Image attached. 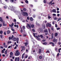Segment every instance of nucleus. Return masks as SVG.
<instances>
[{
  "instance_id": "1",
  "label": "nucleus",
  "mask_w": 61,
  "mask_h": 61,
  "mask_svg": "<svg viewBox=\"0 0 61 61\" xmlns=\"http://www.w3.org/2000/svg\"><path fill=\"white\" fill-rule=\"evenodd\" d=\"M27 25L26 26L27 28L28 29H31V27L32 28H34V25H29L28 24H27Z\"/></svg>"
},
{
  "instance_id": "2",
  "label": "nucleus",
  "mask_w": 61,
  "mask_h": 61,
  "mask_svg": "<svg viewBox=\"0 0 61 61\" xmlns=\"http://www.w3.org/2000/svg\"><path fill=\"white\" fill-rule=\"evenodd\" d=\"M9 9H10L11 11H13L15 13V8L14 7H12L11 8V7L10 6L9 8H8Z\"/></svg>"
},
{
  "instance_id": "3",
  "label": "nucleus",
  "mask_w": 61,
  "mask_h": 61,
  "mask_svg": "<svg viewBox=\"0 0 61 61\" xmlns=\"http://www.w3.org/2000/svg\"><path fill=\"white\" fill-rule=\"evenodd\" d=\"M21 11L22 12H21L22 14L24 16H25L26 15V16L28 15V14L27 12H23V10H21Z\"/></svg>"
},
{
  "instance_id": "4",
  "label": "nucleus",
  "mask_w": 61,
  "mask_h": 61,
  "mask_svg": "<svg viewBox=\"0 0 61 61\" xmlns=\"http://www.w3.org/2000/svg\"><path fill=\"white\" fill-rule=\"evenodd\" d=\"M42 26L43 27V29H45L46 28V25L44 24V21L43 22V24H42Z\"/></svg>"
},
{
  "instance_id": "5",
  "label": "nucleus",
  "mask_w": 61,
  "mask_h": 61,
  "mask_svg": "<svg viewBox=\"0 0 61 61\" xmlns=\"http://www.w3.org/2000/svg\"><path fill=\"white\" fill-rule=\"evenodd\" d=\"M48 26L49 27H51V25L50 24L48 23H47V24H46V27H48Z\"/></svg>"
},
{
  "instance_id": "6",
  "label": "nucleus",
  "mask_w": 61,
  "mask_h": 61,
  "mask_svg": "<svg viewBox=\"0 0 61 61\" xmlns=\"http://www.w3.org/2000/svg\"><path fill=\"white\" fill-rule=\"evenodd\" d=\"M14 24L13 23H12L11 25H10V24L9 25V26L11 28H13V26H14Z\"/></svg>"
},
{
  "instance_id": "7",
  "label": "nucleus",
  "mask_w": 61,
  "mask_h": 61,
  "mask_svg": "<svg viewBox=\"0 0 61 61\" xmlns=\"http://www.w3.org/2000/svg\"><path fill=\"white\" fill-rule=\"evenodd\" d=\"M19 59H20V58H19V57H17V58L16 57L15 59V61H17H17H19Z\"/></svg>"
},
{
  "instance_id": "8",
  "label": "nucleus",
  "mask_w": 61,
  "mask_h": 61,
  "mask_svg": "<svg viewBox=\"0 0 61 61\" xmlns=\"http://www.w3.org/2000/svg\"><path fill=\"white\" fill-rule=\"evenodd\" d=\"M28 44V41H27L25 43V46H27V45Z\"/></svg>"
},
{
  "instance_id": "9",
  "label": "nucleus",
  "mask_w": 61,
  "mask_h": 61,
  "mask_svg": "<svg viewBox=\"0 0 61 61\" xmlns=\"http://www.w3.org/2000/svg\"><path fill=\"white\" fill-rule=\"evenodd\" d=\"M3 26H6L7 25V24H5V22H3Z\"/></svg>"
},
{
  "instance_id": "10",
  "label": "nucleus",
  "mask_w": 61,
  "mask_h": 61,
  "mask_svg": "<svg viewBox=\"0 0 61 61\" xmlns=\"http://www.w3.org/2000/svg\"><path fill=\"white\" fill-rule=\"evenodd\" d=\"M53 41L54 42H56L57 41V40L56 39H54L53 40Z\"/></svg>"
},
{
  "instance_id": "11",
  "label": "nucleus",
  "mask_w": 61,
  "mask_h": 61,
  "mask_svg": "<svg viewBox=\"0 0 61 61\" xmlns=\"http://www.w3.org/2000/svg\"><path fill=\"white\" fill-rule=\"evenodd\" d=\"M20 55V53L19 52H18L17 53H15V55L16 56H19Z\"/></svg>"
},
{
  "instance_id": "12",
  "label": "nucleus",
  "mask_w": 61,
  "mask_h": 61,
  "mask_svg": "<svg viewBox=\"0 0 61 61\" xmlns=\"http://www.w3.org/2000/svg\"><path fill=\"white\" fill-rule=\"evenodd\" d=\"M21 48L22 49H23V50H25V47L23 46H21Z\"/></svg>"
},
{
  "instance_id": "13",
  "label": "nucleus",
  "mask_w": 61,
  "mask_h": 61,
  "mask_svg": "<svg viewBox=\"0 0 61 61\" xmlns=\"http://www.w3.org/2000/svg\"><path fill=\"white\" fill-rule=\"evenodd\" d=\"M10 57H13V56H12V55H13V53L12 52H11L10 53Z\"/></svg>"
},
{
  "instance_id": "14",
  "label": "nucleus",
  "mask_w": 61,
  "mask_h": 61,
  "mask_svg": "<svg viewBox=\"0 0 61 61\" xmlns=\"http://www.w3.org/2000/svg\"><path fill=\"white\" fill-rule=\"evenodd\" d=\"M52 11L54 13H56V9H53L52 10Z\"/></svg>"
},
{
  "instance_id": "15",
  "label": "nucleus",
  "mask_w": 61,
  "mask_h": 61,
  "mask_svg": "<svg viewBox=\"0 0 61 61\" xmlns=\"http://www.w3.org/2000/svg\"><path fill=\"white\" fill-rule=\"evenodd\" d=\"M49 44H52V46H55V44H54V43L53 42H50Z\"/></svg>"
},
{
  "instance_id": "16",
  "label": "nucleus",
  "mask_w": 61,
  "mask_h": 61,
  "mask_svg": "<svg viewBox=\"0 0 61 61\" xmlns=\"http://www.w3.org/2000/svg\"><path fill=\"white\" fill-rule=\"evenodd\" d=\"M13 40L14 41H15L16 40V39L15 37H14L13 38Z\"/></svg>"
},
{
  "instance_id": "17",
  "label": "nucleus",
  "mask_w": 61,
  "mask_h": 61,
  "mask_svg": "<svg viewBox=\"0 0 61 61\" xmlns=\"http://www.w3.org/2000/svg\"><path fill=\"white\" fill-rule=\"evenodd\" d=\"M44 32L45 33H47L48 32V30H47V29H46L44 31Z\"/></svg>"
},
{
  "instance_id": "18",
  "label": "nucleus",
  "mask_w": 61,
  "mask_h": 61,
  "mask_svg": "<svg viewBox=\"0 0 61 61\" xmlns=\"http://www.w3.org/2000/svg\"><path fill=\"white\" fill-rule=\"evenodd\" d=\"M0 21H1V23L3 22V20L1 17H0Z\"/></svg>"
},
{
  "instance_id": "19",
  "label": "nucleus",
  "mask_w": 61,
  "mask_h": 61,
  "mask_svg": "<svg viewBox=\"0 0 61 61\" xmlns=\"http://www.w3.org/2000/svg\"><path fill=\"white\" fill-rule=\"evenodd\" d=\"M48 31H49V33H50V34H51V30H50V29H49V28H48Z\"/></svg>"
},
{
  "instance_id": "20",
  "label": "nucleus",
  "mask_w": 61,
  "mask_h": 61,
  "mask_svg": "<svg viewBox=\"0 0 61 61\" xmlns=\"http://www.w3.org/2000/svg\"><path fill=\"white\" fill-rule=\"evenodd\" d=\"M41 52H42V51L41 49H39V54H41Z\"/></svg>"
},
{
  "instance_id": "21",
  "label": "nucleus",
  "mask_w": 61,
  "mask_h": 61,
  "mask_svg": "<svg viewBox=\"0 0 61 61\" xmlns=\"http://www.w3.org/2000/svg\"><path fill=\"white\" fill-rule=\"evenodd\" d=\"M25 55V53H24L22 55V59L24 58V55Z\"/></svg>"
},
{
  "instance_id": "22",
  "label": "nucleus",
  "mask_w": 61,
  "mask_h": 61,
  "mask_svg": "<svg viewBox=\"0 0 61 61\" xmlns=\"http://www.w3.org/2000/svg\"><path fill=\"white\" fill-rule=\"evenodd\" d=\"M42 44L43 45H46V44H47V43L46 42H45Z\"/></svg>"
},
{
  "instance_id": "23",
  "label": "nucleus",
  "mask_w": 61,
  "mask_h": 61,
  "mask_svg": "<svg viewBox=\"0 0 61 61\" xmlns=\"http://www.w3.org/2000/svg\"><path fill=\"white\" fill-rule=\"evenodd\" d=\"M30 21H33V19L32 17H31L30 18Z\"/></svg>"
},
{
  "instance_id": "24",
  "label": "nucleus",
  "mask_w": 61,
  "mask_h": 61,
  "mask_svg": "<svg viewBox=\"0 0 61 61\" xmlns=\"http://www.w3.org/2000/svg\"><path fill=\"white\" fill-rule=\"evenodd\" d=\"M57 35H58V33H56L55 34V36H57Z\"/></svg>"
},
{
  "instance_id": "25",
  "label": "nucleus",
  "mask_w": 61,
  "mask_h": 61,
  "mask_svg": "<svg viewBox=\"0 0 61 61\" xmlns=\"http://www.w3.org/2000/svg\"><path fill=\"white\" fill-rule=\"evenodd\" d=\"M43 2L44 3L46 4V0H43Z\"/></svg>"
},
{
  "instance_id": "26",
  "label": "nucleus",
  "mask_w": 61,
  "mask_h": 61,
  "mask_svg": "<svg viewBox=\"0 0 61 61\" xmlns=\"http://www.w3.org/2000/svg\"><path fill=\"white\" fill-rule=\"evenodd\" d=\"M61 18H58V21H59L60 20H61Z\"/></svg>"
},
{
  "instance_id": "27",
  "label": "nucleus",
  "mask_w": 61,
  "mask_h": 61,
  "mask_svg": "<svg viewBox=\"0 0 61 61\" xmlns=\"http://www.w3.org/2000/svg\"><path fill=\"white\" fill-rule=\"evenodd\" d=\"M37 39L38 40H39V41H40V40H41V39H40L39 38H37Z\"/></svg>"
},
{
  "instance_id": "28",
  "label": "nucleus",
  "mask_w": 61,
  "mask_h": 61,
  "mask_svg": "<svg viewBox=\"0 0 61 61\" xmlns=\"http://www.w3.org/2000/svg\"><path fill=\"white\" fill-rule=\"evenodd\" d=\"M32 58V57L31 56H30L28 58V59H30V58Z\"/></svg>"
},
{
  "instance_id": "29",
  "label": "nucleus",
  "mask_w": 61,
  "mask_h": 61,
  "mask_svg": "<svg viewBox=\"0 0 61 61\" xmlns=\"http://www.w3.org/2000/svg\"><path fill=\"white\" fill-rule=\"evenodd\" d=\"M20 32L21 33H22L23 32V30L21 29V30H20Z\"/></svg>"
},
{
  "instance_id": "30",
  "label": "nucleus",
  "mask_w": 61,
  "mask_h": 61,
  "mask_svg": "<svg viewBox=\"0 0 61 61\" xmlns=\"http://www.w3.org/2000/svg\"><path fill=\"white\" fill-rule=\"evenodd\" d=\"M0 34H3V31L2 30H0Z\"/></svg>"
},
{
  "instance_id": "31",
  "label": "nucleus",
  "mask_w": 61,
  "mask_h": 61,
  "mask_svg": "<svg viewBox=\"0 0 61 61\" xmlns=\"http://www.w3.org/2000/svg\"><path fill=\"white\" fill-rule=\"evenodd\" d=\"M5 54L6 55H7V50H6L5 51Z\"/></svg>"
},
{
  "instance_id": "32",
  "label": "nucleus",
  "mask_w": 61,
  "mask_h": 61,
  "mask_svg": "<svg viewBox=\"0 0 61 61\" xmlns=\"http://www.w3.org/2000/svg\"><path fill=\"white\" fill-rule=\"evenodd\" d=\"M49 15H48V18L49 19H50L51 18V17L50 16H49Z\"/></svg>"
},
{
  "instance_id": "33",
  "label": "nucleus",
  "mask_w": 61,
  "mask_h": 61,
  "mask_svg": "<svg viewBox=\"0 0 61 61\" xmlns=\"http://www.w3.org/2000/svg\"><path fill=\"white\" fill-rule=\"evenodd\" d=\"M44 22H45V23L46 24V25L47 24V21H46V20H45V21Z\"/></svg>"
},
{
  "instance_id": "34",
  "label": "nucleus",
  "mask_w": 61,
  "mask_h": 61,
  "mask_svg": "<svg viewBox=\"0 0 61 61\" xmlns=\"http://www.w3.org/2000/svg\"><path fill=\"white\" fill-rule=\"evenodd\" d=\"M39 58L40 59H42V57L41 56H39Z\"/></svg>"
},
{
  "instance_id": "35",
  "label": "nucleus",
  "mask_w": 61,
  "mask_h": 61,
  "mask_svg": "<svg viewBox=\"0 0 61 61\" xmlns=\"http://www.w3.org/2000/svg\"><path fill=\"white\" fill-rule=\"evenodd\" d=\"M22 28L23 29H25V26H23Z\"/></svg>"
},
{
  "instance_id": "36",
  "label": "nucleus",
  "mask_w": 61,
  "mask_h": 61,
  "mask_svg": "<svg viewBox=\"0 0 61 61\" xmlns=\"http://www.w3.org/2000/svg\"><path fill=\"white\" fill-rule=\"evenodd\" d=\"M40 37H41V38H43V35H40Z\"/></svg>"
},
{
  "instance_id": "37",
  "label": "nucleus",
  "mask_w": 61,
  "mask_h": 61,
  "mask_svg": "<svg viewBox=\"0 0 61 61\" xmlns=\"http://www.w3.org/2000/svg\"><path fill=\"white\" fill-rule=\"evenodd\" d=\"M52 2H53V1H51L50 2V3L51 4V5H52Z\"/></svg>"
},
{
  "instance_id": "38",
  "label": "nucleus",
  "mask_w": 61,
  "mask_h": 61,
  "mask_svg": "<svg viewBox=\"0 0 61 61\" xmlns=\"http://www.w3.org/2000/svg\"><path fill=\"white\" fill-rule=\"evenodd\" d=\"M5 1L6 2H9V0H5Z\"/></svg>"
},
{
  "instance_id": "39",
  "label": "nucleus",
  "mask_w": 61,
  "mask_h": 61,
  "mask_svg": "<svg viewBox=\"0 0 61 61\" xmlns=\"http://www.w3.org/2000/svg\"><path fill=\"white\" fill-rule=\"evenodd\" d=\"M14 19V22H16V19Z\"/></svg>"
},
{
  "instance_id": "40",
  "label": "nucleus",
  "mask_w": 61,
  "mask_h": 61,
  "mask_svg": "<svg viewBox=\"0 0 61 61\" xmlns=\"http://www.w3.org/2000/svg\"><path fill=\"white\" fill-rule=\"evenodd\" d=\"M50 52V51H46V53H49Z\"/></svg>"
},
{
  "instance_id": "41",
  "label": "nucleus",
  "mask_w": 61,
  "mask_h": 61,
  "mask_svg": "<svg viewBox=\"0 0 61 61\" xmlns=\"http://www.w3.org/2000/svg\"><path fill=\"white\" fill-rule=\"evenodd\" d=\"M3 37V35H1L0 36V37L1 38H2V37Z\"/></svg>"
},
{
  "instance_id": "42",
  "label": "nucleus",
  "mask_w": 61,
  "mask_h": 61,
  "mask_svg": "<svg viewBox=\"0 0 61 61\" xmlns=\"http://www.w3.org/2000/svg\"><path fill=\"white\" fill-rule=\"evenodd\" d=\"M29 5L30 6H31V7H33V5H32L30 4Z\"/></svg>"
},
{
  "instance_id": "43",
  "label": "nucleus",
  "mask_w": 61,
  "mask_h": 61,
  "mask_svg": "<svg viewBox=\"0 0 61 61\" xmlns=\"http://www.w3.org/2000/svg\"><path fill=\"white\" fill-rule=\"evenodd\" d=\"M56 29H57V30H59V29H60V28H56Z\"/></svg>"
},
{
  "instance_id": "44",
  "label": "nucleus",
  "mask_w": 61,
  "mask_h": 61,
  "mask_svg": "<svg viewBox=\"0 0 61 61\" xmlns=\"http://www.w3.org/2000/svg\"><path fill=\"white\" fill-rule=\"evenodd\" d=\"M7 34H9V33H10V31H9L8 30L7 31Z\"/></svg>"
},
{
  "instance_id": "45",
  "label": "nucleus",
  "mask_w": 61,
  "mask_h": 61,
  "mask_svg": "<svg viewBox=\"0 0 61 61\" xmlns=\"http://www.w3.org/2000/svg\"><path fill=\"white\" fill-rule=\"evenodd\" d=\"M26 35L25 34H23V36L24 37H25V36H26Z\"/></svg>"
},
{
  "instance_id": "46",
  "label": "nucleus",
  "mask_w": 61,
  "mask_h": 61,
  "mask_svg": "<svg viewBox=\"0 0 61 61\" xmlns=\"http://www.w3.org/2000/svg\"><path fill=\"white\" fill-rule=\"evenodd\" d=\"M11 28V30L13 31H15V30H14V29H13V28Z\"/></svg>"
},
{
  "instance_id": "47",
  "label": "nucleus",
  "mask_w": 61,
  "mask_h": 61,
  "mask_svg": "<svg viewBox=\"0 0 61 61\" xmlns=\"http://www.w3.org/2000/svg\"><path fill=\"white\" fill-rule=\"evenodd\" d=\"M7 8V6H4V9H6Z\"/></svg>"
},
{
  "instance_id": "48",
  "label": "nucleus",
  "mask_w": 61,
  "mask_h": 61,
  "mask_svg": "<svg viewBox=\"0 0 61 61\" xmlns=\"http://www.w3.org/2000/svg\"><path fill=\"white\" fill-rule=\"evenodd\" d=\"M33 17H34V18H35V17H36V15H33Z\"/></svg>"
},
{
  "instance_id": "49",
  "label": "nucleus",
  "mask_w": 61,
  "mask_h": 61,
  "mask_svg": "<svg viewBox=\"0 0 61 61\" xmlns=\"http://www.w3.org/2000/svg\"><path fill=\"white\" fill-rule=\"evenodd\" d=\"M33 36L35 37H36V35L35 34V33H33Z\"/></svg>"
},
{
  "instance_id": "50",
  "label": "nucleus",
  "mask_w": 61,
  "mask_h": 61,
  "mask_svg": "<svg viewBox=\"0 0 61 61\" xmlns=\"http://www.w3.org/2000/svg\"><path fill=\"white\" fill-rule=\"evenodd\" d=\"M26 9L25 8H24L23 9V10L24 11H26Z\"/></svg>"
},
{
  "instance_id": "51",
  "label": "nucleus",
  "mask_w": 61,
  "mask_h": 61,
  "mask_svg": "<svg viewBox=\"0 0 61 61\" xmlns=\"http://www.w3.org/2000/svg\"><path fill=\"white\" fill-rule=\"evenodd\" d=\"M13 37H14V36H13V35H12V36L11 38V39H13Z\"/></svg>"
},
{
  "instance_id": "52",
  "label": "nucleus",
  "mask_w": 61,
  "mask_h": 61,
  "mask_svg": "<svg viewBox=\"0 0 61 61\" xmlns=\"http://www.w3.org/2000/svg\"><path fill=\"white\" fill-rule=\"evenodd\" d=\"M14 1V0H11V3H13Z\"/></svg>"
},
{
  "instance_id": "53",
  "label": "nucleus",
  "mask_w": 61,
  "mask_h": 61,
  "mask_svg": "<svg viewBox=\"0 0 61 61\" xmlns=\"http://www.w3.org/2000/svg\"><path fill=\"white\" fill-rule=\"evenodd\" d=\"M36 25H39V24L37 23H36Z\"/></svg>"
},
{
  "instance_id": "54",
  "label": "nucleus",
  "mask_w": 61,
  "mask_h": 61,
  "mask_svg": "<svg viewBox=\"0 0 61 61\" xmlns=\"http://www.w3.org/2000/svg\"><path fill=\"white\" fill-rule=\"evenodd\" d=\"M4 47L5 48H7V45H5L4 46Z\"/></svg>"
},
{
  "instance_id": "55",
  "label": "nucleus",
  "mask_w": 61,
  "mask_h": 61,
  "mask_svg": "<svg viewBox=\"0 0 61 61\" xmlns=\"http://www.w3.org/2000/svg\"><path fill=\"white\" fill-rule=\"evenodd\" d=\"M55 27H57V25L56 24H55Z\"/></svg>"
},
{
  "instance_id": "56",
  "label": "nucleus",
  "mask_w": 61,
  "mask_h": 61,
  "mask_svg": "<svg viewBox=\"0 0 61 61\" xmlns=\"http://www.w3.org/2000/svg\"><path fill=\"white\" fill-rule=\"evenodd\" d=\"M25 2L26 3H28V1L26 0L25 1Z\"/></svg>"
},
{
  "instance_id": "57",
  "label": "nucleus",
  "mask_w": 61,
  "mask_h": 61,
  "mask_svg": "<svg viewBox=\"0 0 61 61\" xmlns=\"http://www.w3.org/2000/svg\"><path fill=\"white\" fill-rule=\"evenodd\" d=\"M28 57V56H25V58H27Z\"/></svg>"
},
{
  "instance_id": "58",
  "label": "nucleus",
  "mask_w": 61,
  "mask_h": 61,
  "mask_svg": "<svg viewBox=\"0 0 61 61\" xmlns=\"http://www.w3.org/2000/svg\"><path fill=\"white\" fill-rule=\"evenodd\" d=\"M18 40H19V38H16V41H18Z\"/></svg>"
},
{
  "instance_id": "59",
  "label": "nucleus",
  "mask_w": 61,
  "mask_h": 61,
  "mask_svg": "<svg viewBox=\"0 0 61 61\" xmlns=\"http://www.w3.org/2000/svg\"><path fill=\"white\" fill-rule=\"evenodd\" d=\"M32 30L33 32H35V30L34 29H32Z\"/></svg>"
},
{
  "instance_id": "60",
  "label": "nucleus",
  "mask_w": 61,
  "mask_h": 61,
  "mask_svg": "<svg viewBox=\"0 0 61 61\" xmlns=\"http://www.w3.org/2000/svg\"><path fill=\"white\" fill-rule=\"evenodd\" d=\"M51 30H52L53 31H54V29H53V28H51Z\"/></svg>"
},
{
  "instance_id": "61",
  "label": "nucleus",
  "mask_w": 61,
  "mask_h": 61,
  "mask_svg": "<svg viewBox=\"0 0 61 61\" xmlns=\"http://www.w3.org/2000/svg\"><path fill=\"white\" fill-rule=\"evenodd\" d=\"M6 18L7 19H8L9 18V17L8 16H6Z\"/></svg>"
},
{
  "instance_id": "62",
  "label": "nucleus",
  "mask_w": 61,
  "mask_h": 61,
  "mask_svg": "<svg viewBox=\"0 0 61 61\" xmlns=\"http://www.w3.org/2000/svg\"><path fill=\"white\" fill-rule=\"evenodd\" d=\"M45 41H46V40H42V41H43V42H45Z\"/></svg>"
},
{
  "instance_id": "63",
  "label": "nucleus",
  "mask_w": 61,
  "mask_h": 61,
  "mask_svg": "<svg viewBox=\"0 0 61 61\" xmlns=\"http://www.w3.org/2000/svg\"><path fill=\"white\" fill-rule=\"evenodd\" d=\"M54 36V34L52 33L51 34V36Z\"/></svg>"
},
{
  "instance_id": "64",
  "label": "nucleus",
  "mask_w": 61,
  "mask_h": 61,
  "mask_svg": "<svg viewBox=\"0 0 61 61\" xmlns=\"http://www.w3.org/2000/svg\"><path fill=\"white\" fill-rule=\"evenodd\" d=\"M3 48L4 47H2V46H0V48H1L2 49H3Z\"/></svg>"
}]
</instances>
